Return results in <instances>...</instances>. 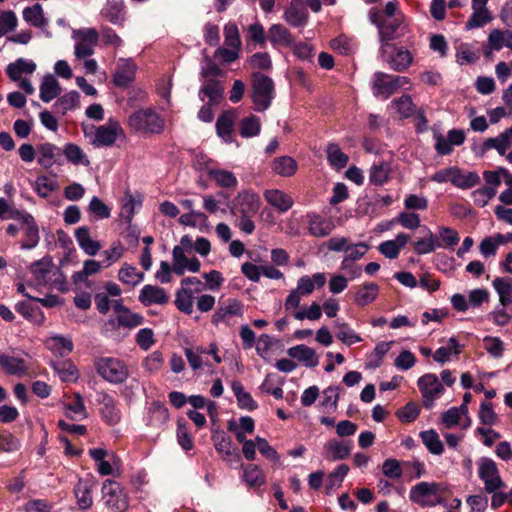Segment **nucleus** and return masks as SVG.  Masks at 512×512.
Returning <instances> with one entry per match:
<instances>
[{"instance_id": "nucleus-13", "label": "nucleus", "mask_w": 512, "mask_h": 512, "mask_svg": "<svg viewBox=\"0 0 512 512\" xmlns=\"http://www.w3.org/2000/svg\"><path fill=\"white\" fill-rule=\"evenodd\" d=\"M36 152L37 162L44 169L63 163L62 149L55 144L50 142L40 143L36 146Z\"/></svg>"}, {"instance_id": "nucleus-16", "label": "nucleus", "mask_w": 512, "mask_h": 512, "mask_svg": "<svg viewBox=\"0 0 512 512\" xmlns=\"http://www.w3.org/2000/svg\"><path fill=\"white\" fill-rule=\"evenodd\" d=\"M96 401L101 405L100 414L106 423L115 425L120 421L121 411L117 407L116 400L110 394L104 391L98 392Z\"/></svg>"}, {"instance_id": "nucleus-12", "label": "nucleus", "mask_w": 512, "mask_h": 512, "mask_svg": "<svg viewBox=\"0 0 512 512\" xmlns=\"http://www.w3.org/2000/svg\"><path fill=\"white\" fill-rule=\"evenodd\" d=\"M419 390L423 397V404L426 408H431L434 401L440 397L444 388L435 374H425L417 381Z\"/></svg>"}, {"instance_id": "nucleus-53", "label": "nucleus", "mask_w": 512, "mask_h": 512, "mask_svg": "<svg viewBox=\"0 0 512 512\" xmlns=\"http://www.w3.org/2000/svg\"><path fill=\"white\" fill-rule=\"evenodd\" d=\"M480 183V177L476 172L463 173L460 169L455 168L452 184L461 189H469Z\"/></svg>"}, {"instance_id": "nucleus-54", "label": "nucleus", "mask_w": 512, "mask_h": 512, "mask_svg": "<svg viewBox=\"0 0 512 512\" xmlns=\"http://www.w3.org/2000/svg\"><path fill=\"white\" fill-rule=\"evenodd\" d=\"M440 246L436 236L430 230L425 237L413 242V249L418 255L432 253Z\"/></svg>"}, {"instance_id": "nucleus-38", "label": "nucleus", "mask_w": 512, "mask_h": 512, "mask_svg": "<svg viewBox=\"0 0 512 512\" xmlns=\"http://www.w3.org/2000/svg\"><path fill=\"white\" fill-rule=\"evenodd\" d=\"M102 16L114 25H121L125 19V10L122 2L108 1L102 9Z\"/></svg>"}, {"instance_id": "nucleus-39", "label": "nucleus", "mask_w": 512, "mask_h": 512, "mask_svg": "<svg viewBox=\"0 0 512 512\" xmlns=\"http://www.w3.org/2000/svg\"><path fill=\"white\" fill-rule=\"evenodd\" d=\"M267 39L273 46H289L292 43L289 30L282 24H273L268 30Z\"/></svg>"}, {"instance_id": "nucleus-34", "label": "nucleus", "mask_w": 512, "mask_h": 512, "mask_svg": "<svg viewBox=\"0 0 512 512\" xmlns=\"http://www.w3.org/2000/svg\"><path fill=\"white\" fill-rule=\"evenodd\" d=\"M202 94L209 99L210 105H216L223 98L224 87L219 80L208 79L201 86L199 95L201 96Z\"/></svg>"}, {"instance_id": "nucleus-64", "label": "nucleus", "mask_w": 512, "mask_h": 512, "mask_svg": "<svg viewBox=\"0 0 512 512\" xmlns=\"http://www.w3.org/2000/svg\"><path fill=\"white\" fill-rule=\"evenodd\" d=\"M243 480L250 487L261 486L265 483L264 474L256 465H248L244 468Z\"/></svg>"}, {"instance_id": "nucleus-25", "label": "nucleus", "mask_w": 512, "mask_h": 512, "mask_svg": "<svg viewBox=\"0 0 512 512\" xmlns=\"http://www.w3.org/2000/svg\"><path fill=\"white\" fill-rule=\"evenodd\" d=\"M308 230L312 236L325 237L328 236L335 228L331 219L322 217L316 213L307 215Z\"/></svg>"}, {"instance_id": "nucleus-2", "label": "nucleus", "mask_w": 512, "mask_h": 512, "mask_svg": "<svg viewBox=\"0 0 512 512\" xmlns=\"http://www.w3.org/2000/svg\"><path fill=\"white\" fill-rule=\"evenodd\" d=\"M251 79V98L254 104V109L257 112H263L270 107L275 97L274 82L269 76L260 72H254Z\"/></svg>"}, {"instance_id": "nucleus-51", "label": "nucleus", "mask_w": 512, "mask_h": 512, "mask_svg": "<svg viewBox=\"0 0 512 512\" xmlns=\"http://www.w3.org/2000/svg\"><path fill=\"white\" fill-rule=\"evenodd\" d=\"M488 44L492 50L499 51L503 47H508L512 44V31L510 30H492L488 36Z\"/></svg>"}, {"instance_id": "nucleus-10", "label": "nucleus", "mask_w": 512, "mask_h": 512, "mask_svg": "<svg viewBox=\"0 0 512 512\" xmlns=\"http://www.w3.org/2000/svg\"><path fill=\"white\" fill-rule=\"evenodd\" d=\"M119 138H125L124 130L119 121L110 118L107 123L95 129L92 144L95 147H110Z\"/></svg>"}, {"instance_id": "nucleus-63", "label": "nucleus", "mask_w": 512, "mask_h": 512, "mask_svg": "<svg viewBox=\"0 0 512 512\" xmlns=\"http://www.w3.org/2000/svg\"><path fill=\"white\" fill-rule=\"evenodd\" d=\"M77 503L81 509H88L91 507L93 500L90 488L86 482L79 481L74 488Z\"/></svg>"}, {"instance_id": "nucleus-44", "label": "nucleus", "mask_w": 512, "mask_h": 512, "mask_svg": "<svg viewBox=\"0 0 512 512\" xmlns=\"http://www.w3.org/2000/svg\"><path fill=\"white\" fill-rule=\"evenodd\" d=\"M23 19L30 25L37 28H44L48 25V20L44 17L43 9L40 4L26 7L22 13Z\"/></svg>"}, {"instance_id": "nucleus-23", "label": "nucleus", "mask_w": 512, "mask_h": 512, "mask_svg": "<svg viewBox=\"0 0 512 512\" xmlns=\"http://www.w3.org/2000/svg\"><path fill=\"white\" fill-rule=\"evenodd\" d=\"M137 66L132 59H119L113 76L115 85L125 87L135 78Z\"/></svg>"}, {"instance_id": "nucleus-18", "label": "nucleus", "mask_w": 512, "mask_h": 512, "mask_svg": "<svg viewBox=\"0 0 512 512\" xmlns=\"http://www.w3.org/2000/svg\"><path fill=\"white\" fill-rule=\"evenodd\" d=\"M169 295L166 290L157 285H144L138 296L139 302L145 307L152 305H166L169 302Z\"/></svg>"}, {"instance_id": "nucleus-50", "label": "nucleus", "mask_w": 512, "mask_h": 512, "mask_svg": "<svg viewBox=\"0 0 512 512\" xmlns=\"http://www.w3.org/2000/svg\"><path fill=\"white\" fill-rule=\"evenodd\" d=\"M493 287L498 293L501 306L512 303V279L497 277L493 280Z\"/></svg>"}, {"instance_id": "nucleus-43", "label": "nucleus", "mask_w": 512, "mask_h": 512, "mask_svg": "<svg viewBox=\"0 0 512 512\" xmlns=\"http://www.w3.org/2000/svg\"><path fill=\"white\" fill-rule=\"evenodd\" d=\"M56 374L63 382H75L78 379V370L76 366L68 360L56 361L52 364Z\"/></svg>"}, {"instance_id": "nucleus-46", "label": "nucleus", "mask_w": 512, "mask_h": 512, "mask_svg": "<svg viewBox=\"0 0 512 512\" xmlns=\"http://www.w3.org/2000/svg\"><path fill=\"white\" fill-rule=\"evenodd\" d=\"M73 165L88 166L90 161L82 148L74 143H68L62 149V156Z\"/></svg>"}, {"instance_id": "nucleus-15", "label": "nucleus", "mask_w": 512, "mask_h": 512, "mask_svg": "<svg viewBox=\"0 0 512 512\" xmlns=\"http://www.w3.org/2000/svg\"><path fill=\"white\" fill-rule=\"evenodd\" d=\"M284 20L292 27H303L308 21V11L305 0H290L284 10Z\"/></svg>"}, {"instance_id": "nucleus-19", "label": "nucleus", "mask_w": 512, "mask_h": 512, "mask_svg": "<svg viewBox=\"0 0 512 512\" xmlns=\"http://www.w3.org/2000/svg\"><path fill=\"white\" fill-rule=\"evenodd\" d=\"M212 440L216 451L221 454L224 461L233 463L240 460L237 448L233 447L231 438L225 432L214 433Z\"/></svg>"}, {"instance_id": "nucleus-11", "label": "nucleus", "mask_w": 512, "mask_h": 512, "mask_svg": "<svg viewBox=\"0 0 512 512\" xmlns=\"http://www.w3.org/2000/svg\"><path fill=\"white\" fill-rule=\"evenodd\" d=\"M102 494L105 505L113 511L122 512L128 507L126 496L118 482L107 479L103 483Z\"/></svg>"}, {"instance_id": "nucleus-33", "label": "nucleus", "mask_w": 512, "mask_h": 512, "mask_svg": "<svg viewBox=\"0 0 512 512\" xmlns=\"http://www.w3.org/2000/svg\"><path fill=\"white\" fill-rule=\"evenodd\" d=\"M236 118L235 110L225 111L221 114L216 122V130L219 137H221L225 142H231V136L234 126V121Z\"/></svg>"}, {"instance_id": "nucleus-3", "label": "nucleus", "mask_w": 512, "mask_h": 512, "mask_svg": "<svg viewBox=\"0 0 512 512\" xmlns=\"http://www.w3.org/2000/svg\"><path fill=\"white\" fill-rule=\"evenodd\" d=\"M98 375L111 384H121L129 377L126 363L115 357H101L95 361Z\"/></svg>"}, {"instance_id": "nucleus-42", "label": "nucleus", "mask_w": 512, "mask_h": 512, "mask_svg": "<svg viewBox=\"0 0 512 512\" xmlns=\"http://www.w3.org/2000/svg\"><path fill=\"white\" fill-rule=\"evenodd\" d=\"M243 304L236 299H229L226 304L220 307L213 315V322L219 323L228 316H242Z\"/></svg>"}, {"instance_id": "nucleus-61", "label": "nucleus", "mask_w": 512, "mask_h": 512, "mask_svg": "<svg viewBox=\"0 0 512 512\" xmlns=\"http://www.w3.org/2000/svg\"><path fill=\"white\" fill-rule=\"evenodd\" d=\"M391 108L394 109L401 118L410 117L415 110V105L409 95H402L391 102Z\"/></svg>"}, {"instance_id": "nucleus-40", "label": "nucleus", "mask_w": 512, "mask_h": 512, "mask_svg": "<svg viewBox=\"0 0 512 512\" xmlns=\"http://www.w3.org/2000/svg\"><path fill=\"white\" fill-rule=\"evenodd\" d=\"M334 327L337 329L336 337L345 345L351 346L355 343L362 341V338L357 334L348 323L335 320Z\"/></svg>"}, {"instance_id": "nucleus-20", "label": "nucleus", "mask_w": 512, "mask_h": 512, "mask_svg": "<svg viewBox=\"0 0 512 512\" xmlns=\"http://www.w3.org/2000/svg\"><path fill=\"white\" fill-rule=\"evenodd\" d=\"M439 484L435 482H420L413 486L409 492V498L412 502L426 507L430 499L437 495Z\"/></svg>"}, {"instance_id": "nucleus-6", "label": "nucleus", "mask_w": 512, "mask_h": 512, "mask_svg": "<svg viewBox=\"0 0 512 512\" xmlns=\"http://www.w3.org/2000/svg\"><path fill=\"white\" fill-rule=\"evenodd\" d=\"M410 79L406 76L390 75L384 72H376L372 79L373 93L383 99L389 98L401 88H408Z\"/></svg>"}, {"instance_id": "nucleus-7", "label": "nucleus", "mask_w": 512, "mask_h": 512, "mask_svg": "<svg viewBox=\"0 0 512 512\" xmlns=\"http://www.w3.org/2000/svg\"><path fill=\"white\" fill-rule=\"evenodd\" d=\"M478 477L484 484L487 493L496 492L506 485L501 479L499 469L494 460L488 457H482L477 462Z\"/></svg>"}, {"instance_id": "nucleus-56", "label": "nucleus", "mask_w": 512, "mask_h": 512, "mask_svg": "<svg viewBox=\"0 0 512 512\" xmlns=\"http://www.w3.org/2000/svg\"><path fill=\"white\" fill-rule=\"evenodd\" d=\"M261 131L260 119L255 115L243 118L239 122V133L243 138H251L259 135Z\"/></svg>"}, {"instance_id": "nucleus-22", "label": "nucleus", "mask_w": 512, "mask_h": 512, "mask_svg": "<svg viewBox=\"0 0 512 512\" xmlns=\"http://www.w3.org/2000/svg\"><path fill=\"white\" fill-rule=\"evenodd\" d=\"M260 204V196L251 190L239 192L236 197V208L240 214L256 215Z\"/></svg>"}, {"instance_id": "nucleus-49", "label": "nucleus", "mask_w": 512, "mask_h": 512, "mask_svg": "<svg viewBox=\"0 0 512 512\" xmlns=\"http://www.w3.org/2000/svg\"><path fill=\"white\" fill-rule=\"evenodd\" d=\"M462 346L459 344L455 337H451L448 340V347H439L433 354V359L439 364H444L450 361L452 354L459 355L461 353Z\"/></svg>"}, {"instance_id": "nucleus-30", "label": "nucleus", "mask_w": 512, "mask_h": 512, "mask_svg": "<svg viewBox=\"0 0 512 512\" xmlns=\"http://www.w3.org/2000/svg\"><path fill=\"white\" fill-rule=\"evenodd\" d=\"M75 239L79 247L89 256L96 255L101 249L98 241L90 236V229L87 226H81L75 230Z\"/></svg>"}, {"instance_id": "nucleus-58", "label": "nucleus", "mask_w": 512, "mask_h": 512, "mask_svg": "<svg viewBox=\"0 0 512 512\" xmlns=\"http://www.w3.org/2000/svg\"><path fill=\"white\" fill-rule=\"evenodd\" d=\"M442 424L445 428L451 429L456 426H460L462 429H467L471 425V420L469 417H466L462 422V417L458 414V411L455 407L448 409L442 414Z\"/></svg>"}, {"instance_id": "nucleus-26", "label": "nucleus", "mask_w": 512, "mask_h": 512, "mask_svg": "<svg viewBox=\"0 0 512 512\" xmlns=\"http://www.w3.org/2000/svg\"><path fill=\"white\" fill-rule=\"evenodd\" d=\"M410 236L405 233H398L393 240H387L379 244V252L388 259H396L400 251L407 245Z\"/></svg>"}, {"instance_id": "nucleus-5", "label": "nucleus", "mask_w": 512, "mask_h": 512, "mask_svg": "<svg viewBox=\"0 0 512 512\" xmlns=\"http://www.w3.org/2000/svg\"><path fill=\"white\" fill-rule=\"evenodd\" d=\"M30 272L37 287H53L60 282L62 277L59 268L55 266L51 257H43L33 262L30 266Z\"/></svg>"}, {"instance_id": "nucleus-31", "label": "nucleus", "mask_w": 512, "mask_h": 512, "mask_svg": "<svg viewBox=\"0 0 512 512\" xmlns=\"http://www.w3.org/2000/svg\"><path fill=\"white\" fill-rule=\"evenodd\" d=\"M325 273L318 272L310 276H302L297 281L296 289L303 295L307 296L313 293L315 288H322L326 283Z\"/></svg>"}, {"instance_id": "nucleus-17", "label": "nucleus", "mask_w": 512, "mask_h": 512, "mask_svg": "<svg viewBox=\"0 0 512 512\" xmlns=\"http://www.w3.org/2000/svg\"><path fill=\"white\" fill-rule=\"evenodd\" d=\"M144 317L139 314L132 312L130 309L125 310V313L111 318L104 323L103 329L106 333L112 332L119 327L127 329H134L144 323Z\"/></svg>"}, {"instance_id": "nucleus-29", "label": "nucleus", "mask_w": 512, "mask_h": 512, "mask_svg": "<svg viewBox=\"0 0 512 512\" xmlns=\"http://www.w3.org/2000/svg\"><path fill=\"white\" fill-rule=\"evenodd\" d=\"M264 198L281 213L288 211L293 206L292 197L279 189L266 190L264 192Z\"/></svg>"}, {"instance_id": "nucleus-21", "label": "nucleus", "mask_w": 512, "mask_h": 512, "mask_svg": "<svg viewBox=\"0 0 512 512\" xmlns=\"http://www.w3.org/2000/svg\"><path fill=\"white\" fill-rule=\"evenodd\" d=\"M351 451V441L331 439L323 446V456L329 461L343 460L350 455Z\"/></svg>"}, {"instance_id": "nucleus-32", "label": "nucleus", "mask_w": 512, "mask_h": 512, "mask_svg": "<svg viewBox=\"0 0 512 512\" xmlns=\"http://www.w3.org/2000/svg\"><path fill=\"white\" fill-rule=\"evenodd\" d=\"M64 413L74 421H81L87 418L88 413L80 394H75L69 402L64 404Z\"/></svg>"}, {"instance_id": "nucleus-41", "label": "nucleus", "mask_w": 512, "mask_h": 512, "mask_svg": "<svg viewBox=\"0 0 512 512\" xmlns=\"http://www.w3.org/2000/svg\"><path fill=\"white\" fill-rule=\"evenodd\" d=\"M144 273L137 271L136 267L124 263L118 271V279L125 285L137 286L144 280Z\"/></svg>"}, {"instance_id": "nucleus-28", "label": "nucleus", "mask_w": 512, "mask_h": 512, "mask_svg": "<svg viewBox=\"0 0 512 512\" xmlns=\"http://www.w3.org/2000/svg\"><path fill=\"white\" fill-rule=\"evenodd\" d=\"M287 353L291 358L297 359L306 367L313 368L316 367L319 363V357L315 350L303 344L289 348Z\"/></svg>"}, {"instance_id": "nucleus-48", "label": "nucleus", "mask_w": 512, "mask_h": 512, "mask_svg": "<svg viewBox=\"0 0 512 512\" xmlns=\"http://www.w3.org/2000/svg\"><path fill=\"white\" fill-rule=\"evenodd\" d=\"M178 221L183 226L198 228L201 231L208 227V217L201 211H192L182 214Z\"/></svg>"}, {"instance_id": "nucleus-62", "label": "nucleus", "mask_w": 512, "mask_h": 512, "mask_svg": "<svg viewBox=\"0 0 512 512\" xmlns=\"http://www.w3.org/2000/svg\"><path fill=\"white\" fill-rule=\"evenodd\" d=\"M80 95L77 91H70L57 99L54 106L62 114L75 109L79 105Z\"/></svg>"}, {"instance_id": "nucleus-60", "label": "nucleus", "mask_w": 512, "mask_h": 512, "mask_svg": "<svg viewBox=\"0 0 512 512\" xmlns=\"http://www.w3.org/2000/svg\"><path fill=\"white\" fill-rule=\"evenodd\" d=\"M22 227L25 229V235L27 240L21 244V248H34L39 242V229L34 218L29 220V218L26 217V223L23 224Z\"/></svg>"}, {"instance_id": "nucleus-55", "label": "nucleus", "mask_w": 512, "mask_h": 512, "mask_svg": "<svg viewBox=\"0 0 512 512\" xmlns=\"http://www.w3.org/2000/svg\"><path fill=\"white\" fill-rule=\"evenodd\" d=\"M231 388H232V391L237 399L238 406L241 409H246V410L252 411L257 407V404L253 400L250 393H248L244 390L243 385L240 382H238V381L232 382Z\"/></svg>"}, {"instance_id": "nucleus-45", "label": "nucleus", "mask_w": 512, "mask_h": 512, "mask_svg": "<svg viewBox=\"0 0 512 512\" xmlns=\"http://www.w3.org/2000/svg\"><path fill=\"white\" fill-rule=\"evenodd\" d=\"M413 56L409 50L400 47L395 50V53L390 57L388 63L390 68L401 72L406 70L412 63Z\"/></svg>"}, {"instance_id": "nucleus-47", "label": "nucleus", "mask_w": 512, "mask_h": 512, "mask_svg": "<svg viewBox=\"0 0 512 512\" xmlns=\"http://www.w3.org/2000/svg\"><path fill=\"white\" fill-rule=\"evenodd\" d=\"M272 170L283 177H290L297 171V163L290 156H281L272 162Z\"/></svg>"}, {"instance_id": "nucleus-57", "label": "nucleus", "mask_w": 512, "mask_h": 512, "mask_svg": "<svg viewBox=\"0 0 512 512\" xmlns=\"http://www.w3.org/2000/svg\"><path fill=\"white\" fill-rule=\"evenodd\" d=\"M420 437L430 453L434 455H440L443 453V443L441 442L440 437L435 430L431 429L422 431L420 433Z\"/></svg>"}, {"instance_id": "nucleus-4", "label": "nucleus", "mask_w": 512, "mask_h": 512, "mask_svg": "<svg viewBox=\"0 0 512 512\" xmlns=\"http://www.w3.org/2000/svg\"><path fill=\"white\" fill-rule=\"evenodd\" d=\"M204 284L197 277H186L180 282V288L175 294V306L185 314L190 315L194 309L195 295L203 291Z\"/></svg>"}, {"instance_id": "nucleus-14", "label": "nucleus", "mask_w": 512, "mask_h": 512, "mask_svg": "<svg viewBox=\"0 0 512 512\" xmlns=\"http://www.w3.org/2000/svg\"><path fill=\"white\" fill-rule=\"evenodd\" d=\"M188 252L182 251L181 248L173 247L172 263L174 265V273L182 276L186 272L197 273L200 271L201 263L195 256L188 257Z\"/></svg>"}, {"instance_id": "nucleus-1", "label": "nucleus", "mask_w": 512, "mask_h": 512, "mask_svg": "<svg viewBox=\"0 0 512 512\" xmlns=\"http://www.w3.org/2000/svg\"><path fill=\"white\" fill-rule=\"evenodd\" d=\"M129 128L140 134H160L165 127L164 119L152 108H142L134 111L127 120Z\"/></svg>"}, {"instance_id": "nucleus-59", "label": "nucleus", "mask_w": 512, "mask_h": 512, "mask_svg": "<svg viewBox=\"0 0 512 512\" xmlns=\"http://www.w3.org/2000/svg\"><path fill=\"white\" fill-rule=\"evenodd\" d=\"M327 160L332 167L342 169L348 164L349 157L337 144L331 143L327 146Z\"/></svg>"}, {"instance_id": "nucleus-8", "label": "nucleus", "mask_w": 512, "mask_h": 512, "mask_svg": "<svg viewBox=\"0 0 512 512\" xmlns=\"http://www.w3.org/2000/svg\"><path fill=\"white\" fill-rule=\"evenodd\" d=\"M329 251L344 252L343 259L359 261L369 250V245L364 242L351 244L347 237L335 236L326 242Z\"/></svg>"}, {"instance_id": "nucleus-27", "label": "nucleus", "mask_w": 512, "mask_h": 512, "mask_svg": "<svg viewBox=\"0 0 512 512\" xmlns=\"http://www.w3.org/2000/svg\"><path fill=\"white\" fill-rule=\"evenodd\" d=\"M36 63L26 58H18L6 67V74L12 81H18L24 75H31L36 70Z\"/></svg>"}, {"instance_id": "nucleus-24", "label": "nucleus", "mask_w": 512, "mask_h": 512, "mask_svg": "<svg viewBox=\"0 0 512 512\" xmlns=\"http://www.w3.org/2000/svg\"><path fill=\"white\" fill-rule=\"evenodd\" d=\"M511 141L508 138V133L502 132L497 137L487 138L480 146L474 148V152L483 156L489 150H496L501 156L505 155Z\"/></svg>"}, {"instance_id": "nucleus-37", "label": "nucleus", "mask_w": 512, "mask_h": 512, "mask_svg": "<svg viewBox=\"0 0 512 512\" xmlns=\"http://www.w3.org/2000/svg\"><path fill=\"white\" fill-rule=\"evenodd\" d=\"M0 365L9 375H24L27 373L28 367L21 358L0 353Z\"/></svg>"}, {"instance_id": "nucleus-36", "label": "nucleus", "mask_w": 512, "mask_h": 512, "mask_svg": "<svg viewBox=\"0 0 512 512\" xmlns=\"http://www.w3.org/2000/svg\"><path fill=\"white\" fill-rule=\"evenodd\" d=\"M379 293L376 283H364L355 293L354 302L357 306L364 307L374 302Z\"/></svg>"}, {"instance_id": "nucleus-35", "label": "nucleus", "mask_w": 512, "mask_h": 512, "mask_svg": "<svg viewBox=\"0 0 512 512\" xmlns=\"http://www.w3.org/2000/svg\"><path fill=\"white\" fill-rule=\"evenodd\" d=\"M62 89H61V86L59 84V82L57 81V79L51 75V74H47L43 77L42 79V82H41V85H40V99L43 101V102H50L52 101L54 98H56L60 93H61Z\"/></svg>"}, {"instance_id": "nucleus-52", "label": "nucleus", "mask_w": 512, "mask_h": 512, "mask_svg": "<svg viewBox=\"0 0 512 512\" xmlns=\"http://www.w3.org/2000/svg\"><path fill=\"white\" fill-rule=\"evenodd\" d=\"M208 175L218 186L223 188H234L238 184L235 175L228 170L211 168L208 170Z\"/></svg>"}, {"instance_id": "nucleus-9", "label": "nucleus", "mask_w": 512, "mask_h": 512, "mask_svg": "<svg viewBox=\"0 0 512 512\" xmlns=\"http://www.w3.org/2000/svg\"><path fill=\"white\" fill-rule=\"evenodd\" d=\"M371 22L377 26L381 42V52H386V46L389 41L397 37V30L403 21V16L393 18H383V13H370Z\"/></svg>"}]
</instances>
